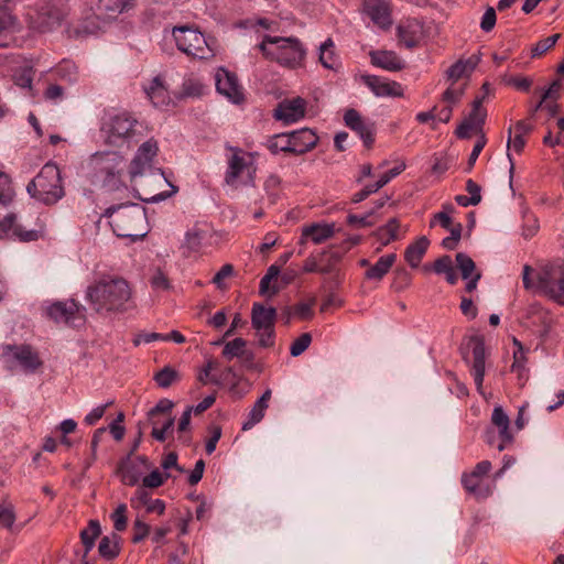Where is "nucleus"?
<instances>
[{
    "label": "nucleus",
    "instance_id": "f257e3e1",
    "mask_svg": "<svg viewBox=\"0 0 564 564\" xmlns=\"http://www.w3.org/2000/svg\"><path fill=\"white\" fill-rule=\"evenodd\" d=\"M85 299L91 310L101 315L120 314L131 306L132 289L118 275H102L86 289Z\"/></svg>",
    "mask_w": 564,
    "mask_h": 564
},
{
    "label": "nucleus",
    "instance_id": "f03ea898",
    "mask_svg": "<svg viewBox=\"0 0 564 564\" xmlns=\"http://www.w3.org/2000/svg\"><path fill=\"white\" fill-rule=\"evenodd\" d=\"M100 135L109 147L129 149L143 138L142 123L127 110L110 111L102 118Z\"/></svg>",
    "mask_w": 564,
    "mask_h": 564
},
{
    "label": "nucleus",
    "instance_id": "7ed1b4c3",
    "mask_svg": "<svg viewBox=\"0 0 564 564\" xmlns=\"http://www.w3.org/2000/svg\"><path fill=\"white\" fill-rule=\"evenodd\" d=\"M104 216L110 219V226L118 237L137 241L149 231L145 208L139 204L110 206L106 208Z\"/></svg>",
    "mask_w": 564,
    "mask_h": 564
},
{
    "label": "nucleus",
    "instance_id": "20e7f679",
    "mask_svg": "<svg viewBox=\"0 0 564 564\" xmlns=\"http://www.w3.org/2000/svg\"><path fill=\"white\" fill-rule=\"evenodd\" d=\"M94 180L106 191H118L127 186L128 164L123 155L117 152L96 153L93 156Z\"/></svg>",
    "mask_w": 564,
    "mask_h": 564
},
{
    "label": "nucleus",
    "instance_id": "39448f33",
    "mask_svg": "<svg viewBox=\"0 0 564 564\" xmlns=\"http://www.w3.org/2000/svg\"><path fill=\"white\" fill-rule=\"evenodd\" d=\"M28 193L45 205H54L61 200L65 191L61 171L55 163H46L39 174L28 184Z\"/></svg>",
    "mask_w": 564,
    "mask_h": 564
},
{
    "label": "nucleus",
    "instance_id": "423d86ee",
    "mask_svg": "<svg viewBox=\"0 0 564 564\" xmlns=\"http://www.w3.org/2000/svg\"><path fill=\"white\" fill-rule=\"evenodd\" d=\"M173 37L180 51L188 56L207 59L214 56V51L209 46L204 34L189 26H175Z\"/></svg>",
    "mask_w": 564,
    "mask_h": 564
},
{
    "label": "nucleus",
    "instance_id": "0eeeda50",
    "mask_svg": "<svg viewBox=\"0 0 564 564\" xmlns=\"http://www.w3.org/2000/svg\"><path fill=\"white\" fill-rule=\"evenodd\" d=\"M226 149L230 154L227 156L225 183L229 186H237L240 180H252L256 172L252 154L237 147L227 145Z\"/></svg>",
    "mask_w": 564,
    "mask_h": 564
},
{
    "label": "nucleus",
    "instance_id": "6e6552de",
    "mask_svg": "<svg viewBox=\"0 0 564 564\" xmlns=\"http://www.w3.org/2000/svg\"><path fill=\"white\" fill-rule=\"evenodd\" d=\"M538 285L556 303L564 305V261L545 264L538 274Z\"/></svg>",
    "mask_w": 564,
    "mask_h": 564
},
{
    "label": "nucleus",
    "instance_id": "1a4fd4ad",
    "mask_svg": "<svg viewBox=\"0 0 564 564\" xmlns=\"http://www.w3.org/2000/svg\"><path fill=\"white\" fill-rule=\"evenodd\" d=\"M276 311L273 307H267L261 303H253L251 310L252 327L259 334V343L263 347H269L273 344V327Z\"/></svg>",
    "mask_w": 564,
    "mask_h": 564
},
{
    "label": "nucleus",
    "instance_id": "9d476101",
    "mask_svg": "<svg viewBox=\"0 0 564 564\" xmlns=\"http://www.w3.org/2000/svg\"><path fill=\"white\" fill-rule=\"evenodd\" d=\"M85 312L86 308L74 300L55 302L46 310L47 316L54 322L74 327L84 324Z\"/></svg>",
    "mask_w": 564,
    "mask_h": 564
},
{
    "label": "nucleus",
    "instance_id": "9b49d317",
    "mask_svg": "<svg viewBox=\"0 0 564 564\" xmlns=\"http://www.w3.org/2000/svg\"><path fill=\"white\" fill-rule=\"evenodd\" d=\"M159 152V144L154 138H150L138 148L133 159L128 165L129 180L133 181L137 176H142L153 166V162Z\"/></svg>",
    "mask_w": 564,
    "mask_h": 564
},
{
    "label": "nucleus",
    "instance_id": "f8f14e48",
    "mask_svg": "<svg viewBox=\"0 0 564 564\" xmlns=\"http://www.w3.org/2000/svg\"><path fill=\"white\" fill-rule=\"evenodd\" d=\"M467 347L471 349V375L474 377L476 388L480 392L482 389L484 378L486 373V348L484 336H470L467 341Z\"/></svg>",
    "mask_w": 564,
    "mask_h": 564
},
{
    "label": "nucleus",
    "instance_id": "ddd939ff",
    "mask_svg": "<svg viewBox=\"0 0 564 564\" xmlns=\"http://www.w3.org/2000/svg\"><path fill=\"white\" fill-rule=\"evenodd\" d=\"M215 82L217 91L231 102L240 104L243 100L242 87L236 74L220 67L215 73Z\"/></svg>",
    "mask_w": 564,
    "mask_h": 564
},
{
    "label": "nucleus",
    "instance_id": "4468645a",
    "mask_svg": "<svg viewBox=\"0 0 564 564\" xmlns=\"http://www.w3.org/2000/svg\"><path fill=\"white\" fill-rule=\"evenodd\" d=\"M284 137L288 138L284 153L304 154L315 148L318 141V137L308 128L284 132Z\"/></svg>",
    "mask_w": 564,
    "mask_h": 564
},
{
    "label": "nucleus",
    "instance_id": "2eb2a0df",
    "mask_svg": "<svg viewBox=\"0 0 564 564\" xmlns=\"http://www.w3.org/2000/svg\"><path fill=\"white\" fill-rule=\"evenodd\" d=\"M362 83L377 97H402L403 87L400 83L376 75H361Z\"/></svg>",
    "mask_w": 564,
    "mask_h": 564
},
{
    "label": "nucleus",
    "instance_id": "dca6fc26",
    "mask_svg": "<svg viewBox=\"0 0 564 564\" xmlns=\"http://www.w3.org/2000/svg\"><path fill=\"white\" fill-rule=\"evenodd\" d=\"M362 10L380 29L387 30L392 25L391 8L386 0H364Z\"/></svg>",
    "mask_w": 564,
    "mask_h": 564
},
{
    "label": "nucleus",
    "instance_id": "f3484780",
    "mask_svg": "<svg viewBox=\"0 0 564 564\" xmlns=\"http://www.w3.org/2000/svg\"><path fill=\"white\" fill-rule=\"evenodd\" d=\"M39 237L36 230H24L17 223L15 214H8L0 220V239H18L20 241H34Z\"/></svg>",
    "mask_w": 564,
    "mask_h": 564
},
{
    "label": "nucleus",
    "instance_id": "a211bd4d",
    "mask_svg": "<svg viewBox=\"0 0 564 564\" xmlns=\"http://www.w3.org/2000/svg\"><path fill=\"white\" fill-rule=\"evenodd\" d=\"M306 50L295 37L284 36V67L296 69L304 67Z\"/></svg>",
    "mask_w": 564,
    "mask_h": 564
},
{
    "label": "nucleus",
    "instance_id": "6ab92c4d",
    "mask_svg": "<svg viewBox=\"0 0 564 564\" xmlns=\"http://www.w3.org/2000/svg\"><path fill=\"white\" fill-rule=\"evenodd\" d=\"M13 358L26 372H34L42 366L39 354L29 345L10 347Z\"/></svg>",
    "mask_w": 564,
    "mask_h": 564
},
{
    "label": "nucleus",
    "instance_id": "aec40b11",
    "mask_svg": "<svg viewBox=\"0 0 564 564\" xmlns=\"http://www.w3.org/2000/svg\"><path fill=\"white\" fill-rule=\"evenodd\" d=\"M491 422L499 430L500 443L497 445V448L501 452L513 441V436L509 429L510 420L501 406H495L491 414Z\"/></svg>",
    "mask_w": 564,
    "mask_h": 564
},
{
    "label": "nucleus",
    "instance_id": "412c9836",
    "mask_svg": "<svg viewBox=\"0 0 564 564\" xmlns=\"http://www.w3.org/2000/svg\"><path fill=\"white\" fill-rule=\"evenodd\" d=\"M480 57L478 55H471L466 59H458L452 66L448 67L445 75L451 83L457 84V82L464 77H468L476 66L478 65Z\"/></svg>",
    "mask_w": 564,
    "mask_h": 564
},
{
    "label": "nucleus",
    "instance_id": "4be33fe9",
    "mask_svg": "<svg viewBox=\"0 0 564 564\" xmlns=\"http://www.w3.org/2000/svg\"><path fill=\"white\" fill-rule=\"evenodd\" d=\"M144 93L156 108L165 107L171 101L167 88L164 86L161 76H155L149 85L144 86Z\"/></svg>",
    "mask_w": 564,
    "mask_h": 564
},
{
    "label": "nucleus",
    "instance_id": "5701e85b",
    "mask_svg": "<svg viewBox=\"0 0 564 564\" xmlns=\"http://www.w3.org/2000/svg\"><path fill=\"white\" fill-rule=\"evenodd\" d=\"M271 399V390L264 391V393L254 402L253 406L247 414V419L242 423V431L251 430L256 424L260 423L264 417V413L269 408Z\"/></svg>",
    "mask_w": 564,
    "mask_h": 564
},
{
    "label": "nucleus",
    "instance_id": "b1692460",
    "mask_svg": "<svg viewBox=\"0 0 564 564\" xmlns=\"http://www.w3.org/2000/svg\"><path fill=\"white\" fill-rule=\"evenodd\" d=\"M372 65L389 72H398L404 67L403 61L393 51L370 52Z\"/></svg>",
    "mask_w": 564,
    "mask_h": 564
},
{
    "label": "nucleus",
    "instance_id": "393cba45",
    "mask_svg": "<svg viewBox=\"0 0 564 564\" xmlns=\"http://www.w3.org/2000/svg\"><path fill=\"white\" fill-rule=\"evenodd\" d=\"M131 506L134 509L144 507L148 513L163 514L165 503L161 499H152L150 494L144 488H139L134 497L131 498Z\"/></svg>",
    "mask_w": 564,
    "mask_h": 564
},
{
    "label": "nucleus",
    "instance_id": "a878e982",
    "mask_svg": "<svg viewBox=\"0 0 564 564\" xmlns=\"http://www.w3.org/2000/svg\"><path fill=\"white\" fill-rule=\"evenodd\" d=\"M397 260L395 253H388L378 259L375 264L369 265L365 271V279L369 281L380 282L384 275L391 270Z\"/></svg>",
    "mask_w": 564,
    "mask_h": 564
},
{
    "label": "nucleus",
    "instance_id": "bb28decb",
    "mask_svg": "<svg viewBox=\"0 0 564 564\" xmlns=\"http://www.w3.org/2000/svg\"><path fill=\"white\" fill-rule=\"evenodd\" d=\"M307 101L302 97L284 99V124L300 121L306 115Z\"/></svg>",
    "mask_w": 564,
    "mask_h": 564
},
{
    "label": "nucleus",
    "instance_id": "cd10ccee",
    "mask_svg": "<svg viewBox=\"0 0 564 564\" xmlns=\"http://www.w3.org/2000/svg\"><path fill=\"white\" fill-rule=\"evenodd\" d=\"M334 234V224H313L303 228L302 238L310 239L314 243L318 245L332 238Z\"/></svg>",
    "mask_w": 564,
    "mask_h": 564
},
{
    "label": "nucleus",
    "instance_id": "c85d7f7f",
    "mask_svg": "<svg viewBox=\"0 0 564 564\" xmlns=\"http://www.w3.org/2000/svg\"><path fill=\"white\" fill-rule=\"evenodd\" d=\"M134 0H98L96 4L97 14L105 18L116 17L133 7Z\"/></svg>",
    "mask_w": 564,
    "mask_h": 564
},
{
    "label": "nucleus",
    "instance_id": "c756f323",
    "mask_svg": "<svg viewBox=\"0 0 564 564\" xmlns=\"http://www.w3.org/2000/svg\"><path fill=\"white\" fill-rule=\"evenodd\" d=\"M280 267L272 264L260 281L259 294L265 299H271L279 293L278 276Z\"/></svg>",
    "mask_w": 564,
    "mask_h": 564
},
{
    "label": "nucleus",
    "instance_id": "7c9ffc66",
    "mask_svg": "<svg viewBox=\"0 0 564 564\" xmlns=\"http://www.w3.org/2000/svg\"><path fill=\"white\" fill-rule=\"evenodd\" d=\"M281 42V36L263 35L262 41L257 47L267 59L280 63L282 57Z\"/></svg>",
    "mask_w": 564,
    "mask_h": 564
},
{
    "label": "nucleus",
    "instance_id": "2f4dec72",
    "mask_svg": "<svg viewBox=\"0 0 564 564\" xmlns=\"http://www.w3.org/2000/svg\"><path fill=\"white\" fill-rule=\"evenodd\" d=\"M422 34V26L416 21H408L399 25L398 36L409 48L417 45Z\"/></svg>",
    "mask_w": 564,
    "mask_h": 564
},
{
    "label": "nucleus",
    "instance_id": "473e14b6",
    "mask_svg": "<svg viewBox=\"0 0 564 564\" xmlns=\"http://www.w3.org/2000/svg\"><path fill=\"white\" fill-rule=\"evenodd\" d=\"M39 17L45 18L42 31H47L61 23L64 12L56 3L47 2L40 7Z\"/></svg>",
    "mask_w": 564,
    "mask_h": 564
},
{
    "label": "nucleus",
    "instance_id": "72a5a7b5",
    "mask_svg": "<svg viewBox=\"0 0 564 564\" xmlns=\"http://www.w3.org/2000/svg\"><path fill=\"white\" fill-rule=\"evenodd\" d=\"M430 241L426 237H421L408 246L404 252L405 261L411 268H417L423 256L429 248Z\"/></svg>",
    "mask_w": 564,
    "mask_h": 564
},
{
    "label": "nucleus",
    "instance_id": "f704fd0d",
    "mask_svg": "<svg viewBox=\"0 0 564 564\" xmlns=\"http://www.w3.org/2000/svg\"><path fill=\"white\" fill-rule=\"evenodd\" d=\"M204 93V85L197 77L189 75L183 79L180 91L175 95L177 99L200 97Z\"/></svg>",
    "mask_w": 564,
    "mask_h": 564
},
{
    "label": "nucleus",
    "instance_id": "c9c22d12",
    "mask_svg": "<svg viewBox=\"0 0 564 564\" xmlns=\"http://www.w3.org/2000/svg\"><path fill=\"white\" fill-rule=\"evenodd\" d=\"M121 538L117 533L105 535L101 538L98 546V552L101 557L106 560H113L120 553Z\"/></svg>",
    "mask_w": 564,
    "mask_h": 564
},
{
    "label": "nucleus",
    "instance_id": "e433bc0d",
    "mask_svg": "<svg viewBox=\"0 0 564 564\" xmlns=\"http://www.w3.org/2000/svg\"><path fill=\"white\" fill-rule=\"evenodd\" d=\"M17 30L15 17L7 11H0V46H8Z\"/></svg>",
    "mask_w": 564,
    "mask_h": 564
},
{
    "label": "nucleus",
    "instance_id": "4c0bfd02",
    "mask_svg": "<svg viewBox=\"0 0 564 564\" xmlns=\"http://www.w3.org/2000/svg\"><path fill=\"white\" fill-rule=\"evenodd\" d=\"M101 534V528L98 520H89L87 528L80 531V541L85 547L84 557L95 546L96 539Z\"/></svg>",
    "mask_w": 564,
    "mask_h": 564
},
{
    "label": "nucleus",
    "instance_id": "58836bf2",
    "mask_svg": "<svg viewBox=\"0 0 564 564\" xmlns=\"http://www.w3.org/2000/svg\"><path fill=\"white\" fill-rule=\"evenodd\" d=\"M513 344L518 347L513 352V362L511 365V371L518 375L519 381L525 382L528 379V369L525 367V356L522 344L513 338Z\"/></svg>",
    "mask_w": 564,
    "mask_h": 564
},
{
    "label": "nucleus",
    "instance_id": "ea45409f",
    "mask_svg": "<svg viewBox=\"0 0 564 564\" xmlns=\"http://www.w3.org/2000/svg\"><path fill=\"white\" fill-rule=\"evenodd\" d=\"M399 228H400L399 220L397 218H391L386 225L379 227L375 231V236L381 242L382 246H387L391 241H394L398 239Z\"/></svg>",
    "mask_w": 564,
    "mask_h": 564
},
{
    "label": "nucleus",
    "instance_id": "a19ab883",
    "mask_svg": "<svg viewBox=\"0 0 564 564\" xmlns=\"http://www.w3.org/2000/svg\"><path fill=\"white\" fill-rule=\"evenodd\" d=\"M174 406V403L169 399H161L154 408H152L148 412V420L150 424H160L161 416L167 417L171 416V411Z\"/></svg>",
    "mask_w": 564,
    "mask_h": 564
},
{
    "label": "nucleus",
    "instance_id": "79ce46f5",
    "mask_svg": "<svg viewBox=\"0 0 564 564\" xmlns=\"http://www.w3.org/2000/svg\"><path fill=\"white\" fill-rule=\"evenodd\" d=\"M319 62L328 69H334L337 65V56L335 53V44L332 39H327L319 46Z\"/></svg>",
    "mask_w": 564,
    "mask_h": 564
},
{
    "label": "nucleus",
    "instance_id": "37998d69",
    "mask_svg": "<svg viewBox=\"0 0 564 564\" xmlns=\"http://www.w3.org/2000/svg\"><path fill=\"white\" fill-rule=\"evenodd\" d=\"M343 253L338 250H328L319 257V272L332 273L341 260Z\"/></svg>",
    "mask_w": 564,
    "mask_h": 564
},
{
    "label": "nucleus",
    "instance_id": "c03bdc74",
    "mask_svg": "<svg viewBox=\"0 0 564 564\" xmlns=\"http://www.w3.org/2000/svg\"><path fill=\"white\" fill-rule=\"evenodd\" d=\"M57 78L68 84L76 83L78 79L77 66L70 61H63L55 69Z\"/></svg>",
    "mask_w": 564,
    "mask_h": 564
},
{
    "label": "nucleus",
    "instance_id": "a18cd8bd",
    "mask_svg": "<svg viewBox=\"0 0 564 564\" xmlns=\"http://www.w3.org/2000/svg\"><path fill=\"white\" fill-rule=\"evenodd\" d=\"M247 341L243 338H235L225 344L223 349V356L231 360L232 358H239L246 354Z\"/></svg>",
    "mask_w": 564,
    "mask_h": 564
},
{
    "label": "nucleus",
    "instance_id": "49530a36",
    "mask_svg": "<svg viewBox=\"0 0 564 564\" xmlns=\"http://www.w3.org/2000/svg\"><path fill=\"white\" fill-rule=\"evenodd\" d=\"M455 260L463 279H469L475 273L479 272L476 269L474 260L468 254L464 252H458L455 257Z\"/></svg>",
    "mask_w": 564,
    "mask_h": 564
},
{
    "label": "nucleus",
    "instance_id": "de8ad7c7",
    "mask_svg": "<svg viewBox=\"0 0 564 564\" xmlns=\"http://www.w3.org/2000/svg\"><path fill=\"white\" fill-rule=\"evenodd\" d=\"M154 380L160 388H169L180 380V373L172 367L165 366L155 373Z\"/></svg>",
    "mask_w": 564,
    "mask_h": 564
},
{
    "label": "nucleus",
    "instance_id": "09e8293b",
    "mask_svg": "<svg viewBox=\"0 0 564 564\" xmlns=\"http://www.w3.org/2000/svg\"><path fill=\"white\" fill-rule=\"evenodd\" d=\"M482 100H484V97H477L473 101V109H471L468 118H466L467 121H469L476 128H479V129L485 123L486 116H487L486 109L482 108Z\"/></svg>",
    "mask_w": 564,
    "mask_h": 564
},
{
    "label": "nucleus",
    "instance_id": "8fccbe9b",
    "mask_svg": "<svg viewBox=\"0 0 564 564\" xmlns=\"http://www.w3.org/2000/svg\"><path fill=\"white\" fill-rule=\"evenodd\" d=\"M466 85H457L455 83H451L448 88L443 93L442 100L447 105L454 106L459 102L462 97L465 94Z\"/></svg>",
    "mask_w": 564,
    "mask_h": 564
},
{
    "label": "nucleus",
    "instance_id": "3c124183",
    "mask_svg": "<svg viewBox=\"0 0 564 564\" xmlns=\"http://www.w3.org/2000/svg\"><path fill=\"white\" fill-rule=\"evenodd\" d=\"M377 223L375 217V210H371L365 215L358 216L354 214H349L347 216V224L355 228H367L371 227Z\"/></svg>",
    "mask_w": 564,
    "mask_h": 564
},
{
    "label": "nucleus",
    "instance_id": "603ef678",
    "mask_svg": "<svg viewBox=\"0 0 564 564\" xmlns=\"http://www.w3.org/2000/svg\"><path fill=\"white\" fill-rule=\"evenodd\" d=\"M121 481L127 486H134L139 482L141 474L137 466L127 464L118 470Z\"/></svg>",
    "mask_w": 564,
    "mask_h": 564
},
{
    "label": "nucleus",
    "instance_id": "864d4df0",
    "mask_svg": "<svg viewBox=\"0 0 564 564\" xmlns=\"http://www.w3.org/2000/svg\"><path fill=\"white\" fill-rule=\"evenodd\" d=\"M14 192L9 176L0 172V204L7 206L11 203Z\"/></svg>",
    "mask_w": 564,
    "mask_h": 564
},
{
    "label": "nucleus",
    "instance_id": "5fc2aeb1",
    "mask_svg": "<svg viewBox=\"0 0 564 564\" xmlns=\"http://www.w3.org/2000/svg\"><path fill=\"white\" fill-rule=\"evenodd\" d=\"M560 39V34H553L551 36H547L541 41H539L534 46L531 48V57L536 58L542 56L544 53H546L551 47L555 45L557 40Z\"/></svg>",
    "mask_w": 564,
    "mask_h": 564
},
{
    "label": "nucleus",
    "instance_id": "6e6d98bb",
    "mask_svg": "<svg viewBox=\"0 0 564 564\" xmlns=\"http://www.w3.org/2000/svg\"><path fill=\"white\" fill-rule=\"evenodd\" d=\"M480 482L481 479L477 476H475L473 473H465L462 476V485L465 488V490L475 496L480 497Z\"/></svg>",
    "mask_w": 564,
    "mask_h": 564
},
{
    "label": "nucleus",
    "instance_id": "4d7b16f0",
    "mask_svg": "<svg viewBox=\"0 0 564 564\" xmlns=\"http://www.w3.org/2000/svg\"><path fill=\"white\" fill-rule=\"evenodd\" d=\"M502 83L505 85L512 86L520 91H529L532 85V80L529 77L511 75H505L502 77Z\"/></svg>",
    "mask_w": 564,
    "mask_h": 564
},
{
    "label": "nucleus",
    "instance_id": "13d9d810",
    "mask_svg": "<svg viewBox=\"0 0 564 564\" xmlns=\"http://www.w3.org/2000/svg\"><path fill=\"white\" fill-rule=\"evenodd\" d=\"M315 301L312 300L308 303H299L296 304L292 310H286L284 307V318L288 316L290 317L292 314L299 316L302 319H307L312 316V307L314 305Z\"/></svg>",
    "mask_w": 564,
    "mask_h": 564
},
{
    "label": "nucleus",
    "instance_id": "bf43d9fd",
    "mask_svg": "<svg viewBox=\"0 0 564 564\" xmlns=\"http://www.w3.org/2000/svg\"><path fill=\"white\" fill-rule=\"evenodd\" d=\"M152 432L151 435L154 440L159 442H164L167 436V432H170L174 425V417L167 416L164 419V424L160 427V424H151Z\"/></svg>",
    "mask_w": 564,
    "mask_h": 564
},
{
    "label": "nucleus",
    "instance_id": "052dcab7",
    "mask_svg": "<svg viewBox=\"0 0 564 564\" xmlns=\"http://www.w3.org/2000/svg\"><path fill=\"white\" fill-rule=\"evenodd\" d=\"M539 220L532 214H524L522 225V236L525 239L532 238L539 231Z\"/></svg>",
    "mask_w": 564,
    "mask_h": 564
},
{
    "label": "nucleus",
    "instance_id": "680f3d73",
    "mask_svg": "<svg viewBox=\"0 0 564 564\" xmlns=\"http://www.w3.org/2000/svg\"><path fill=\"white\" fill-rule=\"evenodd\" d=\"M453 212H454V206L452 204H444L443 210L434 215L433 219L431 220L430 226L433 227L435 221L437 220L444 229L451 228V225L453 224V221H452L449 214Z\"/></svg>",
    "mask_w": 564,
    "mask_h": 564
},
{
    "label": "nucleus",
    "instance_id": "e2e57ef3",
    "mask_svg": "<svg viewBox=\"0 0 564 564\" xmlns=\"http://www.w3.org/2000/svg\"><path fill=\"white\" fill-rule=\"evenodd\" d=\"M354 131L356 133H358V135L361 138V140L364 141L365 147L370 148L373 144V142H375V138H373L375 131H373V127H372L371 123H368V122L364 121L362 123H360V126L356 127L354 129Z\"/></svg>",
    "mask_w": 564,
    "mask_h": 564
},
{
    "label": "nucleus",
    "instance_id": "0e129e2a",
    "mask_svg": "<svg viewBox=\"0 0 564 564\" xmlns=\"http://www.w3.org/2000/svg\"><path fill=\"white\" fill-rule=\"evenodd\" d=\"M312 341V337H311V334L308 333H304L302 334L299 338H296L291 347H290V352L293 357H297L300 356L302 352H304L310 344Z\"/></svg>",
    "mask_w": 564,
    "mask_h": 564
},
{
    "label": "nucleus",
    "instance_id": "69168bd1",
    "mask_svg": "<svg viewBox=\"0 0 564 564\" xmlns=\"http://www.w3.org/2000/svg\"><path fill=\"white\" fill-rule=\"evenodd\" d=\"M127 506L124 503H120L117 509L111 514V519L113 521V527L117 531H123L127 528Z\"/></svg>",
    "mask_w": 564,
    "mask_h": 564
},
{
    "label": "nucleus",
    "instance_id": "338daca9",
    "mask_svg": "<svg viewBox=\"0 0 564 564\" xmlns=\"http://www.w3.org/2000/svg\"><path fill=\"white\" fill-rule=\"evenodd\" d=\"M150 533V525L140 519H135L133 522V536L132 542L139 543L143 541Z\"/></svg>",
    "mask_w": 564,
    "mask_h": 564
},
{
    "label": "nucleus",
    "instance_id": "774afa93",
    "mask_svg": "<svg viewBox=\"0 0 564 564\" xmlns=\"http://www.w3.org/2000/svg\"><path fill=\"white\" fill-rule=\"evenodd\" d=\"M45 100L52 101V102H58L64 97V89L62 86L57 84H50L43 94Z\"/></svg>",
    "mask_w": 564,
    "mask_h": 564
}]
</instances>
